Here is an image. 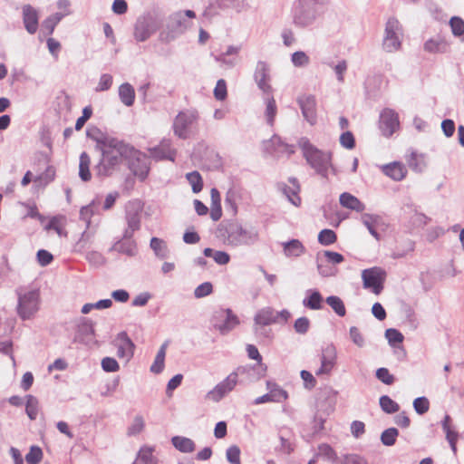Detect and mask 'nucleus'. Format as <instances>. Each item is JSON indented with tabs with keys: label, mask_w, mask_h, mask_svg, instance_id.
<instances>
[{
	"label": "nucleus",
	"mask_w": 464,
	"mask_h": 464,
	"mask_svg": "<svg viewBox=\"0 0 464 464\" xmlns=\"http://www.w3.org/2000/svg\"><path fill=\"white\" fill-rule=\"evenodd\" d=\"M379 401L382 410L388 414L395 413L400 410L399 404L392 400L388 395L381 396Z\"/></svg>",
	"instance_id": "48"
},
{
	"label": "nucleus",
	"mask_w": 464,
	"mask_h": 464,
	"mask_svg": "<svg viewBox=\"0 0 464 464\" xmlns=\"http://www.w3.org/2000/svg\"><path fill=\"white\" fill-rule=\"evenodd\" d=\"M337 362V351L333 343L327 344L322 349L320 354V367L315 371V375H330Z\"/></svg>",
	"instance_id": "10"
},
{
	"label": "nucleus",
	"mask_w": 464,
	"mask_h": 464,
	"mask_svg": "<svg viewBox=\"0 0 464 464\" xmlns=\"http://www.w3.org/2000/svg\"><path fill=\"white\" fill-rule=\"evenodd\" d=\"M267 393L263 395V403L266 401L282 402L287 399V392L272 382H266Z\"/></svg>",
	"instance_id": "24"
},
{
	"label": "nucleus",
	"mask_w": 464,
	"mask_h": 464,
	"mask_svg": "<svg viewBox=\"0 0 464 464\" xmlns=\"http://www.w3.org/2000/svg\"><path fill=\"white\" fill-rule=\"evenodd\" d=\"M337 239L336 234L332 229H323L319 232L318 242L323 246H330Z\"/></svg>",
	"instance_id": "54"
},
{
	"label": "nucleus",
	"mask_w": 464,
	"mask_h": 464,
	"mask_svg": "<svg viewBox=\"0 0 464 464\" xmlns=\"http://www.w3.org/2000/svg\"><path fill=\"white\" fill-rule=\"evenodd\" d=\"M297 102L302 111L304 118L311 124L316 122V101L314 95H302L298 97Z\"/></svg>",
	"instance_id": "19"
},
{
	"label": "nucleus",
	"mask_w": 464,
	"mask_h": 464,
	"mask_svg": "<svg viewBox=\"0 0 464 464\" xmlns=\"http://www.w3.org/2000/svg\"><path fill=\"white\" fill-rule=\"evenodd\" d=\"M189 26L190 22L184 18L181 11L170 14L166 24L168 33L165 39L167 41L174 39L177 35L183 34Z\"/></svg>",
	"instance_id": "13"
},
{
	"label": "nucleus",
	"mask_w": 464,
	"mask_h": 464,
	"mask_svg": "<svg viewBox=\"0 0 464 464\" xmlns=\"http://www.w3.org/2000/svg\"><path fill=\"white\" fill-rule=\"evenodd\" d=\"M210 217L214 221H218L220 219L222 216L221 198L219 191L217 188H213L210 191Z\"/></svg>",
	"instance_id": "30"
},
{
	"label": "nucleus",
	"mask_w": 464,
	"mask_h": 464,
	"mask_svg": "<svg viewBox=\"0 0 464 464\" xmlns=\"http://www.w3.org/2000/svg\"><path fill=\"white\" fill-rule=\"evenodd\" d=\"M317 456L334 464L337 463L338 461V457L335 450L326 443H323L318 446Z\"/></svg>",
	"instance_id": "41"
},
{
	"label": "nucleus",
	"mask_w": 464,
	"mask_h": 464,
	"mask_svg": "<svg viewBox=\"0 0 464 464\" xmlns=\"http://www.w3.org/2000/svg\"><path fill=\"white\" fill-rule=\"evenodd\" d=\"M385 337L392 346L403 342V335L401 332L394 328H389L385 331Z\"/></svg>",
	"instance_id": "57"
},
{
	"label": "nucleus",
	"mask_w": 464,
	"mask_h": 464,
	"mask_svg": "<svg viewBox=\"0 0 464 464\" xmlns=\"http://www.w3.org/2000/svg\"><path fill=\"white\" fill-rule=\"evenodd\" d=\"M154 449L152 447H142L136 459L137 464H156L155 458L153 457Z\"/></svg>",
	"instance_id": "42"
},
{
	"label": "nucleus",
	"mask_w": 464,
	"mask_h": 464,
	"mask_svg": "<svg viewBox=\"0 0 464 464\" xmlns=\"http://www.w3.org/2000/svg\"><path fill=\"white\" fill-rule=\"evenodd\" d=\"M130 169L135 176L143 180L148 176L150 168L147 160L144 158L140 159L139 156L130 162Z\"/></svg>",
	"instance_id": "29"
},
{
	"label": "nucleus",
	"mask_w": 464,
	"mask_h": 464,
	"mask_svg": "<svg viewBox=\"0 0 464 464\" xmlns=\"http://www.w3.org/2000/svg\"><path fill=\"white\" fill-rule=\"evenodd\" d=\"M214 326L221 334H227L239 324L238 317L231 309H221L215 314Z\"/></svg>",
	"instance_id": "11"
},
{
	"label": "nucleus",
	"mask_w": 464,
	"mask_h": 464,
	"mask_svg": "<svg viewBox=\"0 0 464 464\" xmlns=\"http://www.w3.org/2000/svg\"><path fill=\"white\" fill-rule=\"evenodd\" d=\"M113 78L109 73H103L99 79V82L95 87V92H105L108 91L112 85Z\"/></svg>",
	"instance_id": "58"
},
{
	"label": "nucleus",
	"mask_w": 464,
	"mask_h": 464,
	"mask_svg": "<svg viewBox=\"0 0 464 464\" xmlns=\"http://www.w3.org/2000/svg\"><path fill=\"white\" fill-rule=\"evenodd\" d=\"M277 112V107L275 99L269 98L266 102L265 116L266 124L270 127H273L275 124V118Z\"/></svg>",
	"instance_id": "47"
},
{
	"label": "nucleus",
	"mask_w": 464,
	"mask_h": 464,
	"mask_svg": "<svg viewBox=\"0 0 464 464\" xmlns=\"http://www.w3.org/2000/svg\"><path fill=\"white\" fill-rule=\"evenodd\" d=\"M382 172L393 180L400 181L406 176L407 169L400 162H392L382 167Z\"/></svg>",
	"instance_id": "27"
},
{
	"label": "nucleus",
	"mask_w": 464,
	"mask_h": 464,
	"mask_svg": "<svg viewBox=\"0 0 464 464\" xmlns=\"http://www.w3.org/2000/svg\"><path fill=\"white\" fill-rule=\"evenodd\" d=\"M90 166V156L85 151L82 152L79 159V177L84 182L89 181L92 178Z\"/></svg>",
	"instance_id": "32"
},
{
	"label": "nucleus",
	"mask_w": 464,
	"mask_h": 464,
	"mask_svg": "<svg viewBox=\"0 0 464 464\" xmlns=\"http://www.w3.org/2000/svg\"><path fill=\"white\" fill-rule=\"evenodd\" d=\"M43 459V451L37 446H32L29 452L25 455V460L28 464H38Z\"/></svg>",
	"instance_id": "55"
},
{
	"label": "nucleus",
	"mask_w": 464,
	"mask_h": 464,
	"mask_svg": "<svg viewBox=\"0 0 464 464\" xmlns=\"http://www.w3.org/2000/svg\"><path fill=\"white\" fill-rule=\"evenodd\" d=\"M386 278V272L374 266L362 271V285L365 289H371L375 295H379L383 289V283Z\"/></svg>",
	"instance_id": "9"
},
{
	"label": "nucleus",
	"mask_w": 464,
	"mask_h": 464,
	"mask_svg": "<svg viewBox=\"0 0 464 464\" xmlns=\"http://www.w3.org/2000/svg\"><path fill=\"white\" fill-rule=\"evenodd\" d=\"M142 205L140 201H130L126 206L127 227L123 238L130 239L140 228Z\"/></svg>",
	"instance_id": "8"
},
{
	"label": "nucleus",
	"mask_w": 464,
	"mask_h": 464,
	"mask_svg": "<svg viewBox=\"0 0 464 464\" xmlns=\"http://www.w3.org/2000/svg\"><path fill=\"white\" fill-rule=\"evenodd\" d=\"M339 201L342 207L356 212H362L365 209V205L355 196L348 192L342 193Z\"/></svg>",
	"instance_id": "26"
},
{
	"label": "nucleus",
	"mask_w": 464,
	"mask_h": 464,
	"mask_svg": "<svg viewBox=\"0 0 464 464\" xmlns=\"http://www.w3.org/2000/svg\"><path fill=\"white\" fill-rule=\"evenodd\" d=\"M289 317L290 313L287 310L277 312L269 307L263 309V325L273 323H285Z\"/></svg>",
	"instance_id": "25"
},
{
	"label": "nucleus",
	"mask_w": 464,
	"mask_h": 464,
	"mask_svg": "<svg viewBox=\"0 0 464 464\" xmlns=\"http://www.w3.org/2000/svg\"><path fill=\"white\" fill-rule=\"evenodd\" d=\"M113 343L117 349V356L128 363L134 355L135 344L127 333L124 331L119 333Z\"/></svg>",
	"instance_id": "15"
},
{
	"label": "nucleus",
	"mask_w": 464,
	"mask_h": 464,
	"mask_svg": "<svg viewBox=\"0 0 464 464\" xmlns=\"http://www.w3.org/2000/svg\"><path fill=\"white\" fill-rule=\"evenodd\" d=\"M398 114L391 109H385L380 115V129L386 137L392 136L399 128Z\"/></svg>",
	"instance_id": "16"
},
{
	"label": "nucleus",
	"mask_w": 464,
	"mask_h": 464,
	"mask_svg": "<svg viewBox=\"0 0 464 464\" xmlns=\"http://www.w3.org/2000/svg\"><path fill=\"white\" fill-rule=\"evenodd\" d=\"M284 253L286 256L297 257L304 252V246L297 239H292L283 244Z\"/></svg>",
	"instance_id": "36"
},
{
	"label": "nucleus",
	"mask_w": 464,
	"mask_h": 464,
	"mask_svg": "<svg viewBox=\"0 0 464 464\" xmlns=\"http://www.w3.org/2000/svg\"><path fill=\"white\" fill-rule=\"evenodd\" d=\"M376 378L386 385H391L394 382L395 378L390 373L389 370L384 367H381L376 371Z\"/></svg>",
	"instance_id": "59"
},
{
	"label": "nucleus",
	"mask_w": 464,
	"mask_h": 464,
	"mask_svg": "<svg viewBox=\"0 0 464 464\" xmlns=\"http://www.w3.org/2000/svg\"><path fill=\"white\" fill-rule=\"evenodd\" d=\"M55 169L53 167H48L44 172L37 176L34 181L39 186H46L54 179Z\"/></svg>",
	"instance_id": "52"
},
{
	"label": "nucleus",
	"mask_w": 464,
	"mask_h": 464,
	"mask_svg": "<svg viewBox=\"0 0 464 464\" xmlns=\"http://www.w3.org/2000/svg\"><path fill=\"white\" fill-rule=\"evenodd\" d=\"M150 247L159 259H166L169 256V249L167 242L160 237H152L150 242Z\"/></svg>",
	"instance_id": "28"
},
{
	"label": "nucleus",
	"mask_w": 464,
	"mask_h": 464,
	"mask_svg": "<svg viewBox=\"0 0 464 464\" xmlns=\"http://www.w3.org/2000/svg\"><path fill=\"white\" fill-rule=\"evenodd\" d=\"M291 61L295 67H304L309 64L310 58L304 52L298 51L292 54Z\"/></svg>",
	"instance_id": "56"
},
{
	"label": "nucleus",
	"mask_w": 464,
	"mask_h": 464,
	"mask_svg": "<svg viewBox=\"0 0 464 464\" xmlns=\"http://www.w3.org/2000/svg\"><path fill=\"white\" fill-rule=\"evenodd\" d=\"M115 249L120 253L133 256L137 253V245L134 240H131V238L125 239L124 241L119 242L115 246Z\"/></svg>",
	"instance_id": "43"
},
{
	"label": "nucleus",
	"mask_w": 464,
	"mask_h": 464,
	"mask_svg": "<svg viewBox=\"0 0 464 464\" xmlns=\"http://www.w3.org/2000/svg\"><path fill=\"white\" fill-rule=\"evenodd\" d=\"M150 155L155 160H169L174 161L175 150L171 148L170 140H163L157 147L150 149Z\"/></svg>",
	"instance_id": "22"
},
{
	"label": "nucleus",
	"mask_w": 464,
	"mask_h": 464,
	"mask_svg": "<svg viewBox=\"0 0 464 464\" xmlns=\"http://www.w3.org/2000/svg\"><path fill=\"white\" fill-rule=\"evenodd\" d=\"M286 144L276 135H274L268 141L265 142L266 150L275 156L284 153L286 150Z\"/></svg>",
	"instance_id": "33"
},
{
	"label": "nucleus",
	"mask_w": 464,
	"mask_h": 464,
	"mask_svg": "<svg viewBox=\"0 0 464 464\" xmlns=\"http://www.w3.org/2000/svg\"><path fill=\"white\" fill-rule=\"evenodd\" d=\"M308 296L303 300L304 306L312 310L322 309L323 296L317 290H308Z\"/></svg>",
	"instance_id": "34"
},
{
	"label": "nucleus",
	"mask_w": 464,
	"mask_h": 464,
	"mask_svg": "<svg viewBox=\"0 0 464 464\" xmlns=\"http://www.w3.org/2000/svg\"><path fill=\"white\" fill-rule=\"evenodd\" d=\"M86 135L95 141L96 150L102 153L99 162L94 166L95 174L100 178L111 176L120 169L123 160L134 158L137 153L129 144L103 133L97 127L88 128Z\"/></svg>",
	"instance_id": "1"
},
{
	"label": "nucleus",
	"mask_w": 464,
	"mask_h": 464,
	"mask_svg": "<svg viewBox=\"0 0 464 464\" xmlns=\"http://www.w3.org/2000/svg\"><path fill=\"white\" fill-rule=\"evenodd\" d=\"M326 304L334 311V313L343 317L346 314L343 300L336 295H330L325 300Z\"/></svg>",
	"instance_id": "44"
},
{
	"label": "nucleus",
	"mask_w": 464,
	"mask_h": 464,
	"mask_svg": "<svg viewBox=\"0 0 464 464\" xmlns=\"http://www.w3.org/2000/svg\"><path fill=\"white\" fill-rule=\"evenodd\" d=\"M171 442L173 446L180 452L190 453L195 450V443L189 438L182 436H174L171 439Z\"/></svg>",
	"instance_id": "35"
},
{
	"label": "nucleus",
	"mask_w": 464,
	"mask_h": 464,
	"mask_svg": "<svg viewBox=\"0 0 464 464\" xmlns=\"http://www.w3.org/2000/svg\"><path fill=\"white\" fill-rule=\"evenodd\" d=\"M227 459L231 464H240V450L237 446H230L226 452Z\"/></svg>",
	"instance_id": "64"
},
{
	"label": "nucleus",
	"mask_w": 464,
	"mask_h": 464,
	"mask_svg": "<svg viewBox=\"0 0 464 464\" xmlns=\"http://www.w3.org/2000/svg\"><path fill=\"white\" fill-rule=\"evenodd\" d=\"M199 115L196 110L179 111L173 121V131L179 139L186 140L198 130Z\"/></svg>",
	"instance_id": "5"
},
{
	"label": "nucleus",
	"mask_w": 464,
	"mask_h": 464,
	"mask_svg": "<svg viewBox=\"0 0 464 464\" xmlns=\"http://www.w3.org/2000/svg\"><path fill=\"white\" fill-rule=\"evenodd\" d=\"M441 429L445 433V439L448 441L454 455L457 454V442L460 438L459 432L457 430L455 424L450 415L446 414L440 421Z\"/></svg>",
	"instance_id": "18"
},
{
	"label": "nucleus",
	"mask_w": 464,
	"mask_h": 464,
	"mask_svg": "<svg viewBox=\"0 0 464 464\" xmlns=\"http://www.w3.org/2000/svg\"><path fill=\"white\" fill-rule=\"evenodd\" d=\"M362 224L367 227L370 234L377 240L381 239L377 228L385 227L383 218L379 215L364 213L361 217Z\"/></svg>",
	"instance_id": "20"
},
{
	"label": "nucleus",
	"mask_w": 464,
	"mask_h": 464,
	"mask_svg": "<svg viewBox=\"0 0 464 464\" xmlns=\"http://www.w3.org/2000/svg\"><path fill=\"white\" fill-rule=\"evenodd\" d=\"M424 49L430 53H445L448 44L443 39H430L424 44Z\"/></svg>",
	"instance_id": "40"
},
{
	"label": "nucleus",
	"mask_w": 464,
	"mask_h": 464,
	"mask_svg": "<svg viewBox=\"0 0 464 464\" xmlns=\"http://www.w3.org/2000/svg\"><path fill=\"white\" fill-rule=\"evenodd\" d=\"M74 325L76 329L73 337L74 343L89 344L93 341V323L90 319L85 317H80L75 320Z\"/></svg>",
	"instance_id": "14"
},
{
	"label": "nucleus",
	"mask_w": 464,
	"mask_h": 464,
	"mask_svg": "<svg viewBox=\"0 0 464 464\" xmlns=\"http://www.w3.org/2000/svg\"><path fill=\"white\" fill-rule=\"evenodd\" d=\"M39 411V401L33 395L26 396L25 411L30 420H34L37 418Z\"/></svg>",
	"instance_id": "45"
},
{
	"label": "nucleus",
	"mask_w": 464,
	"mask_h": 464,
	"mask_svg": "<svg viewBox=\"0 0 464 464\" xmlns=\"http://www.w3.org/2000/svg\"><path fill=\"white\" fill-rule=\"evenodd\" d=\"M289 185L281 184L280 188L283 193L285 195L287 199L295 207L299 206L301 203V198L299 197L300 192V185L295 178H290L288 179Z\"/></svg>",
	"instance_id": "23"
},
{
	"label": "nucleus",
	"mask_w": 464,
	"mask_h": 464,
	"mask_svg": "<svg viewBox=\"0 0 464 464\" xmlns=\"http://www.w3.org/2000/svg\"><path fill=\"white\" fill-rule=\"evenodd\" d=\"M168 343H164L159 349L153 363L150 366V372L156 374L160 373L165 365V356Z\"/></svg>",
	"instance_id": "37"
},
{
	"label": "nucleus",
	"mask_w": 464,
	"mask_h": 464,
	"mask_svg": "<svg viewBox=\"0 0 464 464\" xmlns=\"http://www.w3.org/2000/svg\"><path fill=\"white\" fill-rule=\"evenodd\" d=\"M145 427V421L141 415H136L133 418L132 422L127 429V435L128 436H136L140 434Z\"/></svg>",
	"instance_id": "49"
},
{
	"label": "nucleus",
	"mask_w": 464,
	"mask_h": 464,
	"mask_svg": "<svg viewBox=\"0 0 464 464\" xmlns=\"http://www.w3.org/2000/svg\"><path fill=\"white\" fill-rule=\"evenodd\" d=\"M17 296L16 314L23 321L33 320L41 309L40 289L35 286L24 285L15 290Z\"/></svg>",
	"instance_id": "3"
},
{
	"label": "nucleus",
	"mask_w": 464,
	"mask_h": 464,
	"mask_svg": "<svg viewBox=\"0 0 464 464\" xmlns=\"http://www.w3.org/2000/svg\"><path fill=\"white\" fill-rule=\"evenodd\" d=\"M186 178L192 188L194 193H198L202 190L203 182L200 174L198 171H192L186 175Z\"/></svg>",
	"instance_id": "50"
},
{
	"label": "nucleus",
	"mask_w": 464,
	"mask_h": 464,
	"mask_svg": "<svg viewBox=\"0 0 464 464\" xmlns=\"http://www.w3.org/2000/svg\"><path fill=\"white\" fill-rule=\"evenodd\" d=\"M65 16V14L55 13L43 22V28L47 34H52L57 24Z\"/></svg>",
	"instance_id": "46"
},
{
	"label": "nucleus",
	"mask_w": 464,
	"mask_h": 464,
	"mask_svg": "<svg viewBox=\"0 0 464 464\" xmlns=\"http://www.w3.org/2000/svg\"><path fill=\"white\" fill-rule=\"evenodd\" d=\"M237 383V373H230L225 380L210 390L206 398L209 401L218 402L236 387Z\"/></svg>",
	"instance_id": "12"
},
{
	"label": "nucleus",
	"mask_w": 464,
	"mask_h": 464,
	"mask_svg": "<svg viewBox=\"0 0 464 464\" xmlns=\"http://www.w3.org/2000/svg\"><path fill=\"white\" fill-rule=\"evenodd\" d=\"M399 431L396 428H389L382 431L381 441L385 446H392L396 442Z\"/></svg>",
	"instance_id": "53"
},
{
	"label": "nucleus",
	"mask_w": 464,
	"mask_h": 464,
	"mask_svg": "<svg viewBox=\"0 0 464 464\" xmlns=\"http://www.w3.org/2000/svg\"><path fill=\"white\" fill-rule=\"evenodd\" d=\"M424 155L412 150L407 158L409 167L414 171H422L425 167Z\"/></svg>",
	"instance_id": "39"
},
{
	"label": "nucleus",
	"mask_w": 464,
	"mask_h": 464,
	"mask_svg": "<svg viewBox=\"0 0 464 464\" xmlns=\"http://www.w3.org/2000/svg\"><path fill=\"white\" fill-rule=\"evenodd\" d=\"M39 15L35 8L30 5L23 6V21L26 31L33 34L38 29Z\"/></svg>",
	"instance_id": "21"
},
{
	"label": "nucleus",
	"mask_w": 464,
	"mask_h": 464,
	"mask_svg": "<svg viewBox=\"0 0 464 464\" xmlns=\"http://www.w3.org/2000/svg\"><path fill=\"white\" fill-rule=\"evenodd\" d=\"M326 0H299L294 7V23L302 27L313 24L320 16Z\"/></svg>",
	"instance_id": "4"
},
{
	"label": "nucleus",
	"mask_w": 464,
	"mask_h": 464,
	"mask_svg": "<svg viewBox=\"0 0 464 464\" xmlns=\"http://www.w3.org/2000/svg\"><path fill=\"white\" fill-rule=\"evenodd\" d=\"M304 158L309 166L324 179L328 178L329 169L336 174V169L332 164V153L324 151L314 146L307 138H302L298 141Z\"/></svg>",
	"instance_id": "2"
},
{
	"label": "nucleus",
	"mask_w": 464,
	"mask_h": 464,
	"mask_svg": "<svg viewBox=\"0 0 464 464\" xmlns=\"http://www.w3.org/2000/svg\"><path fill=\"white\" fill-rule=\"evenodd\" d=\"M294 328L297 334H304L310 328V320L305 316L299 317L295 320Z\"/></svg>",
	"instance_id": "62"
},
{
	"label": "nucleus",
	"mask_w": 464,
	"mask_h": 464,
	"mask_svg": "<svg viewBox=\"0 0 464 464\" xmlns=\"http://www.w3.org/2000/svg\"><path fill=\"white\" fill-rule=\"evenodd\" d=\"M237 191L235 188L228 189L225 198V206L227 210L233 216L237 213Z\"/></svg>",
	"instance_id": "38"
},
{
	"label": "nucleus",
	"mask_w": 464,
	"mask_h": 464,
	"mask_svg": "<svg viewBox=\"0 0 464 464\" xmlns=\"http://www.w3.org/2000/svg\"><path fill=\"white\" fill-rule=\"evenodd\" d=\"M102 368L106 372H115L120 370V365L116 359L112 357H104L102 360Z\"/></svg>",
	"instance_id": "61"
},
{
	"label": "nucleus",
	"mask_w": 464,
	"mask_h": 464,
	"mask_svg": "<svg viewBox=\"0 0 464 464\" xmlns=\"http://www.w3.org/2000/svg\"><path fill=\"white\" fill-rule=\"evenodd\" d=\"M243 3L240 0H213L204 10L203 15L208 19L218 14L216 9L226 10L235 9L240 12Z\"/></svg>",
	"instance_id": "17"
},
{
	"label": "nucleus",
	"mask_w": 464,
	"mask_h": 464,
	"mask_svg": "<svg viewBox=\"0 0 464 464\" xmlns=\"http://www.w3.org/2000/svg\"><path fill=\"white\" fill-rule=\"evenodd\" d=\"M119 97L125 106H132L135 101L134 88L128 82L122 83L119 87Z\"/></svg>",
	"instance_id": "31"
},
{
	"label": "nucleus",
	"mask_w": 464,
	"mask_h": 464,
	"mask_svg": "<svg viewBox=\"0 0 464 464\" xmlns=\"http://www.w3.org/2000/svg\"><path fill=\"white\" fill-rule=\"evenodd\" d=\"M452 34L456 37H464V20L459 16H453L450 20Z\"/></svg>",
	"instance_id": "51"
},
{
	"label": "nucleus",
	"mask_w": 464,
	"mask_h": 464,
	"mask_svg": "<svg viewBox=\"0 0 464 464\" xmlns=\"http://www.w3.org/2000/svg\"><path fill=\"white\" fill-rule=\"evenodd\" d=\"M413 408L419 414L426 413L430 409V402L426 397L416 398L413 401Z\"/></svg>",
	"instance_id": "63"
},
{
	"label": "nucleus",
	"mask_w": 464,
	"mask_h": 464,
	"mask_svg": "<svg viewBox=\"0 0 464 464\" xmlns=\"http://www.w3.org/2000/svg\"><path fill=\"white\" fill-rule=\"evenodd\" d=\"M160 24L156 15L148 13L138 18L134 26L133 35L138 42H145L158 29Z\"/></svg>",
	"instance_id": "7"
},
{
	"label": "nucleus",
	"mask_w": 464,
	"mask_h": 464,
	"mask_svg": "<svg viewBox=\"0 0 464 464\" xmlns=\"http://www.w3.org/2000/svg\"><path fill=\"white\" fill-rule=\"evenodd\" d=\"M213 291V285L210 282H204L197 286L194 290L196 298H202L209 295Z\"/></svg>",
	"instance_id": "60"
},
{
	"label": "nucleus",
	"mask_w": 464,
	"mask_h": 464,
	"mask_svg": "<svg viewBox=\"0 0 464 464\" xmlns=\"http://www.w3.org/2000/svg\"><path fill=\"white\" fill-rule=\"evenodd\" d=\"M403 31L401 24L395 17H390L384 28L382 47L386 53H395L401 47Z\"/></svg>",
	"instance_id": "6"
}]
</instances>
